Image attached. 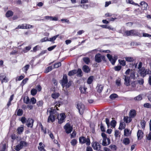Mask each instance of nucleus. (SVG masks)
<instances>
[{"mask_svg": "<svg viewBox=\"0 0 151 151\" xmlns=\"http://www.w3.org/2000/svg\"><path fill=\"white\" fill-rule=\"evenodd\" d=\"M126 36H137L141 37L142 36L141 33H139L138 30L132 29L131 30H127L124 33Z\"/></svg>", "mask_w": 151, "mask_h": 151, "instance_id": "1", "label": "nucleus"}, {"mask_svg": "<svg viewBox=\"0 0 151 151\" xmlns=\"http://www.w3.org/2000/svg\"><path fill=\"white\" fill-rule=\"evenodd\" d=\"M62 86L64 88L65 86L66 88H68L71 86V81L68 82L67 76L66 75L63 76V79L61 81Z\"/></svg>", "mask_w": 151, "mask_h": 151, "instance_id": "2", "label": "nucleus"}, {"mask_svg": "<svg viewBox=\"0 0 151 151\" xmlns=\"http://www.w3.org/2000/svg\"><path fill=\"white\" fill-rule=\"evenodd\" d=\"M28 145V143L24 141H21L20 142L19 144L16 145L15 149L17 151H19L24 147H27Z\"/></svg>", "mask_w": 151, "mask_h": 151, "instance_id": "3", "label": "nucleus"}, {"mask_svg": "<svg viewBox=\"0 0 151 151\" xmlns=\"http://www.w3.org/2000/svg\"><path fill=\"white\" fill-rule=\"evenodd\" d=\"M79 142L80 144L86 143L87 146L90 145L91 143L89 138L88 137L86 138L83 136H81L79 138Z\"/></svg>", "mask_w": 151, "mask_h": 151, "instance_id": "4", "label": "nucleus"}, {"mask_svg": "<svg viewBox=\"0 0 151 151\" xmlns=\"http://www.w3.org/2000/svg\"><path fill=\"white\" fill-rule=\"evenodd\" d=\"M76 108L78 109L80 114H83L85 110L84 105L81 102L78 103L77 105Z\"/></svg>", "mask_w": 151, "mask_h": 151, "instance_id": "5", "label": "nucleus"}, {"mask_svg": "<svg viewBox=\"0 0 151 151\" xmlns=\"http://www.w3.org/2000/svg\"><path fill=\"white\" fill-rule=\"evenodd\" d=\"M57 105V104L56 105L54 108L52 107L51 108L48 109L47 111V114H48V112H49L50 114L53 115L55 116V115L56 116L57 115L58 113L56 112V109L58 110V107L56 106Z\"/></svg>", "mask_w": 151, "mask_h": 151, "instance_id": "6", "label": "nucleus"}, {"mask_svg": "<svg viewBox=\"0 0 151 151\" xmlns=\"http://www.w3.org/2000/svg\"><path fill=\"white\" fill-rule=\"evenodd\" d=\"M95 60L96 62L99 63L101 61V59L105 61V57L104 56H101L99 53L96 54L95 56Z\"/></svg>", "mask_w": 151, "mask_h": 151, "instance_id": "7", "label": "nucleus"}, {"mask_svg": "<svg viewBox=\"0 0 151 151\" xmlns=\"http://www.w3.org/2000/svg\"><path fill=\"white\" fill-rule=\"evenodd\" d=\"M65 117V115L63 113L60 114L59 115L58 114L57 119L58 120V123L60 124L62 123L64 121V119Z\"/></svg>", "mask_w": 151, "mask_h": 151, "instance_id": "8", "label": "nucleus"}, {"mask_svg": "<svg viewBox=\"0 0 151 151\" xmlns=\"http://www.w3.org/2000/svg\"><path fill=\"white\" fill-rule=\"evenodd\" d=\"M106 56L111 64L113 65H114L117 59V56H115L114 57V58H113L112 56L109 54H107Z\"/></svg>", "mask_w": 151, "mask_h": 151, "instance_id": "9", "label": "nucleus"}, {"mask_svg": "<svg viewBox=\"0 0 151 151\" xmlns=\"http://www.w3.org/2000/svg\"><path fill=\"white\" fill-rule=\"evenodd\" d=\"M64 128L67 134L70 133L73 130L72 127L71 126L70 124L68 123H67Z\"/></svg>", "mask_w": 151, "mask_h": 151, "instance_id": "10", "label": "nucleus"}, {"mask_svg": "<svg viewBox=\"0 0 151 151\" xmlns=\"http://www.w3.org/2000/svg\"><path fill=\"white\" fill-rule=\"evenodd\" d=\"M92 146L94 150H100L101 148V146L97 142H92Z\"/></svg>", "mask_w": 151, "mask_h": 151, "instance_id": "11", "label": "nucleus"}, {"mask_svg": "<svg viewBox=\"0 0 151 151\" xmlns=\"http://www.w3.org/2000/svg\"><path fill=\"white\" fill-rule=\"evenodd\" d=\"M123 79H124V84L127 86H128L130 85V78L129 76H127L124 75L123 76Z\"/></svg>", "mask_w": 151, "mask_h": 151, "instance_id": "12", "label": "nucleus"}, {"mask_svg": "<svg viewBox=\"0 0 151 151\" xmlns=\"http://www.w3.org/2000/svg\"><path fill=\"white\" fill-rule=\"evenodd\" d=\"M145 67H143L140 70H139L138 71V72L142 77L144 78L145 76Z\"/></svg>", "mask_w": 151, "mask_h": 151, "instance_id": "13", "label": "nucleus"}, {"mask_svg": "<svg viewBox=\"0 0 151 151\" xmlns=\"http://www.w3.org/2000/svg\"><path fill=\"white\" fill-rule=\"evenodd\" d=\"M110 143V139L109 138L103 139L102 145L104 146H106L109 145Z\"/></svg>", "mask_w": 151, "mask_h": 151, "instance_id": "14", "label": "nucleus"}, {"mask_svg": "<svg viewBox=\"0 0 151 151\" xmlns=\"http://www.w3.org/2000/svg\"><path fill=\"white\" fill-rule=\"evenodd\" d=\"M55 120V116L53 115L50 114L47 119L48 122H53Z\"/></svg>", "mask_w": 151, "mask_h": 151, "instance_id": "15", "label": "nucleus"}, {"mask_svg": "<svg viewBox=\"0 0 151 151\" xmlns=\"http://www.w3.org/2000/svg\"><path fill=\"white\" fill-rule=\"evenodd\" d=\"M140 4L142 6V9L143 10H146L147 9L148 4L145 2L142 1Z\"/></svg>", "mask_w": 151, "mask_h": 151, "instance_id": "16", "label": "nucleus"}, {"mask_svg": "<svg viewBox=\"0 0 151 151\" xmlns=\"http://www.w3.org/2000/svg\"><path fill=\"white\" fill-rule=\"evenodd\" d=\"M34 122V120L32 119H29L27 122V126L28 127H32Z\"/></svg>", "mask_w": 151, "mask_h": 151, "instance_id": "17", "label": "nucleus"}, {"mask_svg": "<svg viewBox=\"0 0 151 151\" xmlns=\"http://www.w3.org/2000/svg\"><path fill=\"white\" fill-rule=\"evenodd\" d=\"M143 134V132L142 131L140 130H139L137 132V135L138 139H140L142 137V135Z\"/></svg>", "mask_w": 151, "mask_h": 151, "instance_id": "18", "label": "nucleus"}, {"mask_svg": "<svg viewBox=\"0 0 151 151\" xmlns=\"http://www.w3.org/2000/svg\"><path fill=\"white\" fill-rule=\"evenodd\" d=\"M83 70L85 73H88L90 72V70L89 67L86 65H84L82 68Z\"/></svg>", "mask_w": 151, "mask_h": 151, "instance_id": "19", "label": "nucleus"}, {"mask_svg": "<svg viewBox=\"0 0 151 151\" xmlns=\"http://www.w3.org/2000/svg\"><path fill=\"white\" fill-rule=\"evenodd\" d=\"M76 72L77 76L81 77L83 76L82 72L80 68H78L77 70H76Z\"/></svg>", "mask_w": 151, "mask_h": 151, "instance_id": "20", "label": "nucleus"}, {"mask_svg": "<svg viewBox=\"0 0 151 151\" xmlns=\"http://www.w3.org/2000/svg\"><path fill=\"white\" fill-rule=\"evenodd\" d=\"M123 143L125 145H129L130 143L129 139L127 137L124 138L123 140Z\"/></svg>", "mask_w": 151, "mask_h": 151, "instance_id": "21", "label": "nucleus"}, {"mask_svg": "<svg viewBox=\"0 0 151 151\" xmlns=\"http://www.w3.org/2000/svg\"><path fill=\"white\" fill-rule=\"evenodd\" d=\"M13 12L12 11L9 10L6 12V17H9L13 16Z\"/></svg>", "mask_w": 151, "mask_h": 151, "instance_id": "22", "label": "nucleus"}, {"mask_svg": "<svg viewBox=\"0 0 151 151\" xmlns=\"http://www.w3.org/2000/svg\"><path fill=\"white\" fill-rule=\"evenodd\" d=\"M136 115V111L135 110H131L129 112V116L131 117H134Z\"/></svg>", "mask_w": 151, "mask_h": 151, "instance_id": "23", "label": "nucleus"}, {"mask_svg": "<svg viewBox=\"0 0 151 151\" xmlns=\"http://www.w3.org/2000/svg\"><path fill=\"white\" fill-rule=\"evenodd\" d=\"M6 144H1L0 145V151H5L6 148Z\"/></svg>", "mask_w": 151, "mask_h": 151, "instance_id": "24", "label": "nucleus"}, {"mask_svg": "<svg viewBox=\"0 0 151 151\" xmlns=\"http://www.w3.org/2000/svg\"><path fill=\"white\" fill-rule=\"evenodd\" d=\"M97 88L98 92L99 93H101L103 89V86L101 85H99L96 87Z\"/></svg>", "mask_w": 151, "mask_h": 151, "instance_id": "25", "label": "nucleus"}, {"mask_svg": "<svg viewBox=\"0 0 151 151\" xmlns=\"http://www.w3.org/2000/svg\"><path fill=\"white\" fill-rule=\"evenodd\" d=\"M93 76L89 77L87 79V83L89 84H91L93 81Z\"/></svg>", "mask_w": 151, "mask_h": 151, "instance_id": "26", "label": "nucleus"}, {"mask_svg": "<svg viewBox=\"0 0 151 151\" xmlns=\"http://www.w3.org/2000/svg\"><path fill=\"white\" fill-rule=\"evenodd\" d=\"M124 58L125 60L128 62H132L134 60L133 58L132 57H126Z\"/></svg>", "mask_w": 151, "mask_h": 151, "instance_id": "27", "label": "nucleus"}, {"mask_svg": "<svg viewBox=\"0 0 151 151\" xmlns=\"http://www.w3.org/2000/svg\"><path fill=\"white\" fill-rule=\"evenodd\" d=\"M76 70H73L69 71L68 75L70 76H71L76 74Z\"/></svg>", "mask_w": 151, "mask_h": 151, "instance_id": "28", "label": "nucleus"}, {"mask_svg": "<svg viewBox=\"0 0 151 151\" xmlns=\"http://www.w3.org/2000/svg\"><path fill=\"white\" fill-rule=\"evenodd\" d=\"M24 130V128L22 127H18L17 129V131L18 134H21Z\"/></svg>", "mask_w": 151, "mask_h": 151, "instance_id": "29", "label": "nucleus"}, {"mask_svg": "<svg viewBox=\"0 0 151 151\" xmlns=\"http://www.w3.org/2000/svg\"><path fill=\"white\" fill-rule=\"evenodd\" d=\"M86 89L87 88H86L85 87H81L79 88V90H80L81 93H86Z\"/></svg>", "mask_w": 151, "mask_h": 151, "instance_id": "30", "label": "nucleus"}, {"mask_svg": "<svg viewBox=\"0 0 151 151\" xmlns=\"http://www.w3.org/2000/svg\"><path fill=\"white\" fill-rule=\"evenodd\" d=\"M59 96V94L58 93H54L52 94L51 96L52 98L54 99H56L58 98Z\"/></svg>", "mask_w": 151, "mask_h": 151, "instance_id": "31", "label": "nucleus"}, {"mask_svg": "<svg viewBox=\"0 0 151 151\" xmlns=\"http://www.w3.org/2000/svg\"><path fill=\"white\" fill-rule=\"evenodd\" d=\"M31 47L30 46L26 47L25 49H24L23 50L22 52L24 53L27 52L29 50L31 49Z\"/></svg>", "mask_w": 151, "mask_h": 151, "instance_id": "32", "label": "nucleus"}, {"mask_svg": "<svg viewBox=\"0 0 151 151\" xmlns=\"http://www.w3.org/2000/svg\"><path fill=\"white\" fill-rule=\"evenodd\" d=\"M134 99L136 101H140L142 100V97L141 95H139L136 97L134 98Z\"/></svg>", "mask_w": 151, "mask_h": 151, "instance_id": "33", "label": "nucleus"}, {"mask_svg": "<svg viewBox=\"0 0 151 151\" xmlns=\"http://www.w3.org/2000/svg\"><path fill=\"white\" fill-rule=\"evenodd\" d=\"M61 65V63L60 62H59L55 64L53 66V68H58Z\"/></svg>", "mask_w": 151, "mask_h": 151, "instance_id": "34", "label": "nucleus"}, {"mask_svg": "<svg viewBox=\"0 0 151 151\" xmlns=\"http://www.w3.org/2000/svg\"><path fill=\"white\" fill-rule=\"evenodd\" d=\"M116 122L115 120H112L110 123V125L113 128L115 127Z\"/></svg>", "mask_w": 151, "mask_h": 151, "instance_id": "35", "label": "nucleus"}, {"mask_svg": "<svg viewBox=\"0 0 151 151\" xmlns=\"http://www.w3.org/2000/svg\"><path fill=\"white\" fill-rule=\"evenodd\" d=\"M37 91V90L36 89L33 88L31 91V94L32 96H35L36 94Z\"/></svg>", "mask_w": 151, "mask_h": 151, "instance_id": "36", "label": "nucleus"}, {"mask_svg": "<svg viewBox=\"0 0 151 151\" xmlns=\"http://www.w3.org/2000/svg\"><path fill=\"white\" fill-rule=\"evenodd\" d=\"M58 36V35H55L53 36V37L51 38H48V41H50L51 42L54 41Z\"/></svg>", "mask_w": 151, "mask_h": 151, "instance_id": "37", "label": "nucleus"}, {"mask_svg": "<svg viewBox=\"0 0 151 151\" xmlns=\"http://www.w3.org/2000/svg\"><path fill=\"white\" fill-rule=\"evenodd\" d=\"M83 60L86 64H88L90 62L89 59L88 57L84 58Z\"/></svg>", "mask_w": 151, "mask_h": 151, "instance_id": "38", "label": "nucleus"}, {"mask_svg": "<svg viewBox=\"0 0 151 151\" xmlns=\"http://www.w3.org/2000/svg\"><path fill=\"white\" fill-rule=\"evenodd\" d=\"M118 96L115 93H114L111 94L109 96V98L110 99H114L115 98L117 97Z\"/></svg>", "mask_w": 151, "mask_h": 151, "instance_id": "39", "label": "nucleus"}, {"mask_svg": "<svg viewBox=\"0 0 151 151\" xmlns=\"http://www.w3.org/2000/svg\"><path fill=\"white\" fill-rule=\"evenodd\" d=\"M23 113V111L22 110L19 109L17 111V115L18 116H21L22 114Z\"/></svg>", "mask_w": 151, "mask_h": 151, "instance_id": "40", "label": "nucleus"}, {"mask_svg": "<svg viewBox=\"0 0 151 151\" xmlns=\"http://www.w3.org/2000/svg\"><path fill=\"white\" fill-rule=\"evenodd\" d=\"M128 117L127 116H124V122H125L126 123H128L130 122L131 120L130 119V118H129V120H128Z\"/></svg>", "mask_w": 151, "mask_h": 151, "instance_id": "41", "label": "nucleus"}, {"mask_svg": "<svg viewBox=\"0 0 151 151\" xmlns=\"http://www.w3.org/2000/svg\"><path fill=\"white\" fill-rule=\"evenodd\" d=\"M70 143L72 145L74 146L76 144L77 141L76 139H73L71 140Z\"/></svg>", "mask_w": 151, "mask_h": 151, "instance_id": "42", "label": "nucleus"}, {"mask_svg": "<svg viewBox=\"0 0 151 151\" xmlns=\"http://www.w3.org/2000/svg\"><path fill=\"white\" fill-rule=\"evenodd\" d=\"M129 130L125 129L124 130V135L126 136H128L129 135Z\"/></svg>", "mask_w": 151, "mask_h": 151, "instance_id": "43", "label": "nucleus"}, {"mask_svg": "<svg viewBox=\"0 0 151 151\" xmlns=\"http://www.w3.org/2000/svg\"><path fill=\"white\" fill-rule=\"evenodd\" d=\"M146 122L145 121L143 120L141 122V127L143 128H145V126Z\"/></svg>", "mask_w": 151, "mask_h": 151, "instance_id": "44", "label": "nucleus"}, {"mask_svg": "<svg viewBox=\"0 0 151 151\" xmlns=\"http://www.w3.org/2000/svg\"><path fill=\"white\" fill-rule=\"evenodd\" d=\"M125 124H124L123 123L121 122L120 124L119 129L122 130L123 129H124L125 127Z\"/></svg>", "mask_w": 151, "mask_h": 151, "instance_id": "45", "label": "nucleus"}, {"mask_svg": "<svg viewBox=\"0 0 151 151\" xmlns=\"http://www.w3.org/2000/svg\"><path fill=\"white\" fill-rule=\"evenodd\" d=\"M36 102V100L35 98L32 97L31 99L30 103H31L32 104H35Z\"/></svg>", "mask_w": 151, "mask_h": 151, "instance_id": "46", "label": "nucleus"}, {"mask_svg": "<svg viewBox=\"0 0 151 151\" xmlns=\"http://www.w3.org/2000/svg\"><path fill=\"white\" fill-rule=\"evenodd\" d=\"M24 102L26 104H28L29 101V99L28 97H27L26 98H24Z\"/></svg>", "mask_w": 151, "mask_h": 151, "instance_id": "47", "label": "nucleus"}, {"mask_svg": "<svg viewBox=\"0 0 151 151\" xmlns=\"http://www.w3.org/2000/svg\"><path fill=\"white\" fill-rule=\"evenodd\" d=\"M127 3L128 4H135V5H137V4H135L132 0H127Z\"/></svg>", "mask_w": 151, "mask_h": 151, "instance_id": "48", "label": "nucleus"}, {"mask_svg": "<svg viewBox=\"0 0 151 151\" xmlns=\"http://www.w3.org/2000/svg\"><path fill=\"white\" fill-rule=\"evenodd\" d=\"M122 67L121 66H115L114 67V69L115 71H118L120 70L121 69Z\"/></svg>", "mask_w": 151, "mask_h": 151, "instance_id": "49", "label": "nucleus"}, {"mask_svg": "<svg viewBox=\"0 0 151 151\" xmlns=\"http://www.w3.org/2000/svg\"><path fill=\"white\" fill-rule=\"evenodd\" d=\"M120 64L122 65L123 66H125L126 65L125 61L124 60H119Z\"/></svg>", "mask_w": 151, "mask_h": 151, "instance_id": "50", "label": "nucleus"}, {"mask_svg": "<svg viewBox=\"0 0 151 151\" xmlns=\"http://www.w3.org/2000/svg\"><path fill=\"white\" fill-rule=\"evenodd\" d=\"M29 67V65H27L24 66V72L25 73H27V70Z\"/></svg>", "mask_w": 151, "mask_h": 151, "instance_id": "51", "label": "nucleus"}, {"mask_svg": "<svg viewBox=\"0 0 151 151\" xmlns=\"http://www.w3.org/2000/svg\"><path fill=\"white\" fill-rule=\"evenodd\" d=\"M109 147L113 150H115L117 149V147L115 145H111Z\"/></svg>", "mask_w": 151, "mask_h": 151, "instance_id": "52", "label": "nucleus"}, {"mask_svg": "<svg viewBox=\"0 0 151 151\" xmlns=\"http://www.w3.org/2000/svg\"><path fill=\"white\" fill-rule=\"evenodd\" d=\"M17 28L18 29H25L27 28V27L26 26H25L24 24H22V25H18Z\"/></svg>", "mask_w": 151, "mask_h": 151, "instance_id": "53", "label": "nucleus"}, {"mask_svg": "<svg viewBox=\"0 0 151 151\" xmlns=\"http://www.w3.org/2000/svg\"><path fill=\"white\" fill-rule=\"evenodd\" d=\"M79 6L85 9H88V4H82L80 5Z\"/></svg>", "mask_w": 151, "mask_h": 151, "instance_id": "54", "label": "nucleus"}, {"mask_svg": "<svg viewBox=\"0 0 151 151\" xmlns=\"http://www.w3.org/2000/svg\"><path fill=\"white\" fill-rule=\"evenodd\" d=\"M144 106L145 107L147 108H150L151 106V104L149 103H146L144 104Z\"/></svg>", "mask_w": 151, "mask_h": 151, "instance_id": "55", "label": "nucleus"}, {"mask_svg": "<svg viewBox=\"0 0 151 151\" xmlns=\"http://www.w3.org/2000/svg\"><path fill=\"white\" fill-rule=\"evenodd\" d=\"M6 76L5 74H0V80H1L2 79L6 78Z\"/></svg>", "mask_w": 151, "mask_h": 151, "instance_id": "56", "label": "nucleus"}, {"mask_svg": "<svg viewBox=\"0 0 151 151\" xmlns=\"http://www.w3.org/2000/svg\"><path fill=\"white\" fill-rule=\"evenodd\" d=\"M52 69V68L51 66L48 67L46 69V72L48 73L49 72L51 71Z\"/></svg>", "mask_w": 151, "mask_h": 151, "instance_id": "57", "label": "nucleus"}, {"mask_svg": "<svg viewBox=\"0 0 151 151\" xmlns=\"http://www.w3.org/2000/svg\"><path fill=\"white\" fill-rule=\"evenodd\" d=\"M116 84L118 86L121 85V81L120 79H118L116 80Z\"/></svg>", "mask_w": 151, "mask_h": 151, "instance_id": "58", "label": "nucleus"}, {"mask_svg": "<svg viewBox=\"0 0 151 151\" xmlns=\"http://www.w3.org/2000/svg\"><path fill=\"white\" fill-rule=\"evenodd\" d=\"M142 62H140L138 64V66L137 67V68L139 70H140L141 68H142Z\"/></svg>", "mask_w": 151, "mask_h": 151, "instance_id": "59", "label": "nucleus"}, {"mask_svg": "<svg viewBox=\"0 0 151 151\" xmlns=\"http://www.w3.org/2000/svg\"><path fill=\"white\" fill-rule=\"evenodd\" d=\"M151 71H150L149 69H145V76L147 74H149L151 73Z\"/></svg>", "mask_w": 151, "mask_h": 151, "instance_id": "60", "label": "nucleus"}, {"mask_svg": "<svg viewBox=\"0 0 151 151\" xmlns=\"http://www.w3.org/2000/svg\"><path fill=\"white\" fill-rule=\"evenodd\" d=\"M1 83H3L4 82H7L8 81V80L6 78H6H5L1 80Z\"/></svg>", "mask_w": 151, "mask_h": 151, "instance_id": "61", "label": "nucleus"}, {"mask_svg": "<svg viewBox=\"0 0 151 151\" xmlns=\"http://www.w3.org/2000/svg\"><path fill=\"white\" fill-rule=\"evenodd\" d=\"M130 77L131 78L133 79H134L135 78V73L134 72H131L130 74Z\"/></svg>", "mask_w": 151, "mask_h": 151, "instance_id": "62", "label": "nucleus"}, {"mask_svg": "<svg viewBox=\"0 0 151 151\" xmlns=\"http://www.w3.org/2000/svg\"><path fill=\"white\" fill-rule=\"evenodd\" d=\"M37 104L38 106H41L43 104L42 101H38L37 102Z\"/></svg>", "mask_w": 151, "mask_h": 151, "instance_id": "63", "label": "nucleus"}, {"mask_svg": "<svg viewBox=\"0 0 151 151\" xmlns=\"http://www.w3.org/2000/svg\"><path fill=\"white\" fill-rule=\"evenodd\" d=\"M147 137L148 140H151V132L149 133L148 135L147 136Z\"/></svg>", "mask_w": 151, "mask_h": 151, "instance_id": "64", "label": "nucleus"}]
</instances>
